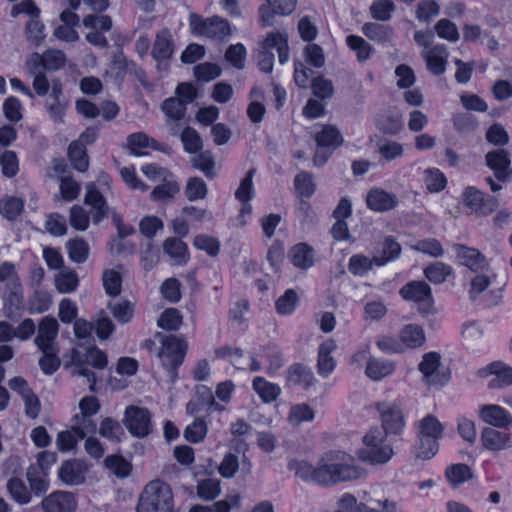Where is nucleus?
Wrapping results in <instances>:
<instances>
[{
	"instance_id": "473e14b6",
	"label": "nucleus",
	"mask_w": 512,
	"mask_h": 512,
	"mask_svg": "<svg viewBox=\"0 0 512 512\" xmlns=\"http://www.w3.org/2000/svg\"><path fill=\"white\" fill-rule=\"evenodd\" d=\"M395 370L394 362L390 360L369 357L366 365L365 374L374 381H379L390 375Z\"/></svg>"
},
{
	"instance_id": "1a4fd4ad",
	"label": "nucleus",
	"mask_w": 512,
	"mask_h": 512,
	"mask_svg": "<svg viewBox=\"0 0 512 512\" xmlns=\"http://www.w3.org/2000/svg\"><path fill=\"white\" fill-rule=\"evenodd\" d=\"M399 294L404 300L417 303L422 313H429L432 309L431 287L424 281L408 282L399 290Z\"/></svg>"
},
{
	"instance_id": "c9c22d12",
	"label": "nucleus",
	"mask_w": 512,
	"mask_h": 512,
	"mask_svg": "<svg viewBox=\"0 0 512 512\" xmlns=\"http://www.w3.org/2000/svg\"><path fill=\"white\" fill-rule=\"evenodd\" d=\"M179 191L180 187L178 182L174 178H171L156 185L151 191L150 197L153 201L167 202L173 199Z\"/></svg>"
},
{
	"instance_id": "b1692460",
	"label": "nucleus",
	"mask_w": 512,
	"mask_h": 512,
	"mask_svg": "<svg viewBox=\"0 0 512 512\" xmlns=\"http://www.w3.org/2000/svg\"><path fill=\"white\" fill-rule=\"evenodd\" d=\"M86 470L87 467L83 462L68 460L62 464L59 470V477L66 484L78 485L84 482Z\"/></svg>"
},
{
	"instance_id": "4be33fe9",
	"label": "nucleus",
	"mask_w": 512,
	"mask_h": 512,
	"mask_svg": "<svg viewBox=\"0 0 512 512\" xmlns=\"http://www.w3.org/2000/svg\"><path fill=\"white\" fill-rule=\"evenodd\" d=\"M84 202L92 208V221L98 224L109 214V207L94 184H88L86 187V194Z\"/></svg>"
},
{
	"instance_id": "7ed1b4c3",
	"label": "nucleus",
	"mask_w": 512,
	"mask_h": 512,
	"mask_svg": "<svg viewBox=\"0 0 512 512\" xmlns=\"http://www.w3.org/2000/svg\"><path fill=\"white\" fill-rule=\"evenodd\" d=\"M188 344L176 335L163 336L161 339V347L157 353L161 365L165 368L172 380L176 378V371L183 363Z\"/></svg>"
},
{
	"instance_id": "423d86ee",
	"label": "nucleus",
	"mask_w": 512,
	"mask_h": 512,
	"mask_svg": "<svg viewBox=\"0 0 512 512\" xmlns=\"http://www.w3.org/2000/svg\"><path fill=\"white\" fill-rule=\"evenodd\" d=\"M375 408L381 420L384 435H400L405 428V416L401 404L397 401H380Z\"/></svg>"
},
{
	"instance_id": "39448f33",
	"label": "nucleus",
	"mask_w": 512,
	"mask_h": 512,
	"mask_svg": "<svg viewBox=\"0 0 512 512\" xmlns=\"http://www.w3.org/2000/svg\"><path fill=\"white\" fill-rule=\"evenodd\" d=\"M385 435L378 429L370 430L363 438L364 447L359 450V458L370 464H385L394 452L389 444L384 443Z\"/></svg>"
},
{
	"instance_id": "5701e85b",
	"label": "nucleus",
	"mask_w": 512,
	"mask_h": 512,
	"mask_svg": "<svg viewBox=\"0 0 512 512\" xmlns=\"http://www.w3.org/2000/svg\"><path fill=\"white\" fill-rule=\"evenodd\" d=\"M42 507L44 512H72L76 501L69 492H55L43 499Z\"/></svg>"
},
{
	"instance_id": "e433bc0d",
	"label": "nucleus",
	"mask_w": 512,
	"mask_h": 512,
	"mask_svg": "<svg viewBox=\"0 0 512 512\" xmlns=\"http://www.w3.org/2000/svg\"><path fill=\"white\" fill-rule=\"evenodd\" d=\"M108 309L121 324L130 322L134 316V304L128 300H116L108 303Z\"/></svg>"
},
{
	"instance_id": "0eeeda50",
	"label": "nucleus",
	"mask_w": 512,
	"mask_h": 512,
	"mask_svg": "<svg viewBox=\"0 0 512 512\" xmlns=\"http://www.w3.org/2000/svg\"><path fill=\"white\" fill-rule=\"evenodd\" d=\"M190 27L194 34L211 39L222 40L231 34L229 22L219 16L204 19L196 14H191Z\"/></svg>"
},
{
	"instance_id": "79ce46f5",
	"label": "nucleus",
	"mask_w": 512,
	"mask_h": 512,
	"mask_svg": "<svg viewBox=\"0 0 512 512\" xmlns=\"http://www.w3.org/2000/svg\"><path fill=\"white\" fill-rule=\"evenodd\" d=\"M78 285V275L71 269L62 270L55 277V286L60 293H71L77 289Z\"/></svg>"
},
{
	"instance_id": "f257e3e1",
	"label": "nucleus",
	"mask_w": 512,
	"mask_h": 512,
	"mask_svg": "<svg viewBox=\"0 0 512 512\" xmlns=\"http://www.w3.org/2000/svg\"><path fill=\"white\" fill-rule=\"evenodd\" d=\"M353 462V458L345 452L327 453L315 467L314 483L333 485L359 478L361 472Z\"/></svg>"
},
{
	"instance_id": "4c0bfd02",
	"label": "nucleus",
	"mask_w": 512,
	"mask_h": 512,
	"mask_svg": "<svg viewBox=\"0 0 512 512\" xmlns=\"http://www.w3.org/2000/svg\"><path fill=\"white\" fill-rule=\"evenodd\" d=\"M443 425L433 415H427L417 422V434L440 439L443 435Z\"/></svg>"
},
{
	"instance_id": "cd10ccee",
	"label": "nucleus",
	"mask_w": 512,
	"mask_h": 512,
	"mask_svg": "<svg viewBox=\"0 0 512 512\" xmlns=\"http://www.w3.org/2000/svg\"><path fill=\"white\" fill-rule=\"evenodd\" d=\"M361 31L369 40L379 44L390 42L394 37V30L390 25L378 22L364 23Z\"/></svg>"
},
{
	"instance_id": "a18cd8bd",
	"label": "nucleus",
	"mask_w": 512,
	"mask_h": 512,
	"mask_svg": "<svg viewBox=\"0 0 512 512\" xmlns=\"http://www.w3.org/2000/svg\"><path fill=\"white\" fill-rule=\"evenodd\" d=\"M445 476L453 487H457L465 481L470 480L473 475L468 465L459 463L447 467Z\"/></svg>"
},
{
	"instance_id": "0e129e2a",
	"label": "nucleus",
	"mask_w": 512,
	"mask_h": 512,
	"mask_svg": "<svg viewBox=\"0 0 512 512\" xmlns=\"http://www.w3.org/2000/svg\"><path fill=\"white\" fill-rule=\"evenodd\" d=\"M418 444L416 446V456L422 459H430L439 448L437 438L427 437L417 434Z\"/></svg>"
},
{
	"instance_id": "338daca9",
	"label": "nucleus",
	"mask_w": 512,
	"mask_h": 512,
	"mask_svg": "<svg viewBox=\"0 0 512 512\" xmlns=\"http://www.w3.org/2000/svg\"><path fill=\"white\" fill-rule=\"evenodd\" d=\"M7 490L11 497L19 504H27L30 501V493L24 482L16 477H12L7 482Z\"/></svg>"
},
{
	"instance_id": "a878e982",
	"label": "nucleus",
	"mask_w": 512,
	"mask_h": 512,
	"mask_svg": "<svg viewBox=\"0 0 512 512\" xmlns=\"http://www.w3.org/2000/svg\"><path fill=\"white\" fill-rule=\"evenodd\" d=\"M399 340L403 351L405 349H416L425 343V332L417 324H407L400 330Z\"/></svg>"
},
{
	"instance_id": "20e7f679",
	"label": "nucleus",
	"mask_w": 512,
	"mask_h": 512,
	"mask_svg": "<svg viewBox=\"0 0 512 512\" xmlns=\"http://www.w3.org/2000/svg\"><path fill=\"white\" fill-rule=\"evenodd\" d=\"M275 48L278 52L279 62L285 64L289 59L288 35L286 32H271L262 44L258 54V66L261 71L270 73L273 69L274 54L270 51Z\"/></svg>"
},
{
	"instance_id": "c03bdc74",
	"label": "nucleus",
	"mask_w": 512,
	"mask_h": 512,
	"mask_svg": "<svg viewBox=\"0 0 512 512\" xmlns=\"http://www.w3.org/2000/svg\"><path fill=\"white\" fill-rule=\"evenodd\" d=\"M452 273V267L443 262H434L424 268L425 277L433 284L443 283Z\"/></svg>"
},
{
	"instance_id": "4d7b16f0",
	"label": "nucleus",
	"mask_w": 512,
	"mask_h": 512,
	"mask_svg": "<svg viewBox=\"0 0 512 512\" xmlns=\"http://www.w3.org/2000/svg\"><path fill=\"white\" fill-rule=\"evenodd\" d=\"M377 151L383 159L390 162L403 156L404 147L397 141L385 139L378 142Z\"/></svg>"
},
{
	"instance_id": "dca6fc26",
	"label": "nucleus",
	"mask_w": 512,
	"mask_h": 512,
	"mask_svg": "<svg viewBox=\"0 0 512 512\" xmlns=\"http://www.w3.org/2000/svg\"><path fill=\"white\" fill-rule=\"evenodd\" d=\"M67 106L68 101L63 95L62 83L60 79L55 78L52 80L51 93L45 102V107L55 122H61Z\"/></svg>"
},
{
	"instance_id": "f3484780",
	"label": "nucleus",
	"mask_w": 512,
	"mask_h": 512,
	"mask_svg": "<svg viewBox=\"0 0 512 512\" xmlns=\"http://www.w3.org/2000/svg\"><path fill=\"white\" fill-rule=\"evenodd\" d=\"M486 165L494 172L497 180L505 182L512 174L509 154L504 149L490 151L485 156Z\"/></svg>"
},
{
	"instance_id": "09e8293b",
	"label": "nucleus",
	"mask_w": 512,
	"mask_h": 512,
	"mask_svg": "<svg viewBox=\"0 0 512 512\" xmlns=\"http://www.w3.org/2000/svg\"><path fill=\"white\" fill-rule=\"evenodd\" d=\"M346 44L356 53L359 62L368 60L374 51L373 47L365 39L357 35L347 36Z\"/></svg>"
},
{
	"instance_id": "3c124183",
	"label": "nucleus",
	"mask_w": 512,
	"mask_h": 512,
	"mask_svg": "<svg viewBox=\"0 0 512 512\" xmlns=\"http://www.w3.org/2000/svg\"><path fill=\"white\" fill-rule=\"evenodd\" d=\"M294 188L299 197L310 198L316 190L312 174L305 171L299 172L294 178Z\"/></svg>"
},
{
	"instance_id": "69168bd1",
	"label": "nucleus",
	"mask_w": 512,
	"mask_h": 512,
	"mask_svg": "<svg viewBox=\"0 0 512 512\" xmlns=\"http://www.w3.org/2000/svg\"><path fill=\"white\" fill-rule=\"evenodd\" d=\"M180 138L187 153L195 154L202 149V139L194 128L186 127L182 131Z\"/></svg>"
},
{
	"instance_id": "5fc2aeb1",
	"label": "nucleus",
	"mask_w": 512,
	"mask_h": 512,
	"mask_svg": "<svg viewBox=\"0 0 512 512\" xmlns=\"http://www.w3.org/2000/svg\"><path fill=\"white\" fill-rule=\"evenodd\" d=\"M319 147H337L342 143L340 132L331 125H326L315 136Z\"/></svg>"
},
{
	"instance_id": "ea45409f",
	"label": "nucleus",
	"mask_w": 512,
	"mask_h": 512,
	"mask_svg": "<svg viewBox=\"0 0 512 512\" xmlns=\"http://www.w3.org/2000/svg\"><path fill=\"white\" fill-rule=\"evenodd\" d=\"M68 256L72 262L84 263L89 256V245L83 238L71 239L66 243Z\"/></svg>"
},
{
	"instance_id": "680f3d73",
	"label": "nucleus",
	"mask_w": 512,
	"mask_h": 512,
	"mask_svg": "<svg viewBox=\"0 0 512 512\" xmlns=\"http://www.w3.org/2000/svg\"><path fill=\"white\" fill-rule=\"evenodd\" d=\"M445 175L437 168H430L424 171V183L426 188L432 192H440L446 186Z\"/></svg>"
},
{
	"instance_id": "864d4df0",
	"label": "nucleus",
	"mask_w": 512,
	"mask_h": 512,
	"mask_svg": "<svg viewBox=\"0 0 512 512\" xmlns=\"http://www.w3.org/2000/svg\"><path fill=\"white\" fill-rule=\"evenodd\" d=\"M395 9V4L391 0H374L369 11L373 19L385 22L392 18Z\"/></svg>"
},
{
	"instance_id": "603ef678",
	"label": "nucleus",
	"mask_w": 512,
	"mask_h": 512,
	"mask_svg": "<svg viewBox=\"0 0 512 512\" xmlns=\"http://www.w3.org/2000/svg\"><path fill=\"white\" fill-rule=\"evenodd\" d=\"M102 282L105 292L112 297L121 293L122 276L116 269H106L102 274Z\"/></svg>"
},
{
	"instance_id": "37998d69",
	"label": "nucleus",
	"mask_w": 512,
	"mask_h": 512,
	"mask_svg": "<svg viewBox=\"0 0 512 512\" xmlns=\"http://www.w3.org/2000/svg\"><path fill=\"white\" fill-rule=\"evenodd\" d=\"M68 158L76 170L84 172L88 169L89 160L86 149L80 142L73 141L69 145Z\"/></svg>"
},
{
	"instance_id": "6e6d98bb",
	"label": "nucleus",
	"mask_w": 512,
	"mask_h": 512,
	"mask_svg": "<svg viewBox=\"0 0 512 512\" xmlns=\"http://www.w3.org/2000/svg\"><path fill=\"white\" fill-rule=\"evenodd\" d=\"M314 410L306 403H300L292 406L288 414V421L293 426H298L303 422L314 419Z\"/></svg>"
},
{
	"instance_id": "f8f14e48",
	"label": "nucleus",
	"mask_w": 512,
	"mask_h": 512,
	"mask_svg": "<svg viewBox=\"0 0 512 512\" xmlns=\"http://www.w3.org/2000/svg\"><path fill=\"white\" fill-rule=\"evenodd\" d=\"M453 250L461 265L475 273L489 272V262L479 250L467 247L463 244H454Z\"/></svg>"
},
{
	"instance_id": "de8ad7c7",
	"label": "nucleus",
	"mask_w": 512,
	"mask_h": 512,
	"mask_svg": "<svg viewBox=\"0 0 512 512\" xmlns=\"http://www.w3.org/2000/svg\"><path fill=\"white\" fill-rule=\"evenodd\" d=\"M24 201L21 198L6 196L0 199V214L8 220L16 219L23 211Z\"/></svg>"
},
{
	"instance_id": "49530a36",
	"label": "nucleus",
	"mask_w": 512,
	"mask_h": 512,
	"mask_svg": "<svg viewBox=\"0 0 512 512\" xmlns=\"http://www.w3.org/2000/svg\"><path fill=\"white\" fill-rule=\"evenodd\" d=\"M161 109L165 114L167 121H180L184 118L186 113V105L184 101L175 97L166 99L162 103Z\"/></svg>"
},
{
	"instance_id": "e2e57ef3",
	"label": "nucleus",
	"mask_w": 512,
	"mask_h": 512,
	"mask_svg": "<svg viewBox=\"0 0 512 512\" xmlns=\"http://www.w3.org/2000/svg\"><path fill=\"white\" fill-rule=\"evenodd\" d=\"M99 433L102 437L115 442H119L124 436L120 423L110 417L105 418L101 422Z\"/></svg>"
},
{
	"instance_id": "412c9836",
	"label": "nucleus",
	"mask_w": 512,
	"mask_h": 512,
	"mask_svg": "<svg viewBox=\"0 0 512 512\" xmlns=\"http://www.w3.org/2000/svg\"><path fill=\"white\" fill-rule=\"evenodd\" d=\"M399 201L394 193L381 188H372L366 196V204L375 212H385L397 207Z\"/></svg>"
},
{
	"instance_id": "bf43d9fd",
	"label": "nucleus",
	"mask_w": 512,
	"mask_h": 512,
	"mask_svg": "<svg viewBox=\"0 0 512 512\" xmlns=\"http://www.w3.org/2000/svg\"><path fill=\"white\" fill-rule=\"evenodd\" d=\"M221 493L220 481L214 478L204 479L197 484V495L205 501H212Z\"/></svg>"
},
{
	"instance_id": "f03ea898",
	"label": "nucleus",
	"mask_w": 512,
	"mask_h": 512,
	"mask_svg": "<svg viewBox=\"0 0 512 512\" xmlns=\"http://www.w3.org/2000/svg\"><path fill=\"white\" fill-rule=\"evenodd\" d=\"M137 512H174L171 487L161 480L150 481L139 497Z\"/></svg>"
},
{
	"instance_id": "9b49d317",
	"label": "nucleus",
	"mask_w": 512,
	"mask_h": 512,
	"mask_svg": "<svg viewBox=\"0 0 512 512\" xmlns=\"http://www.w3.org/2000/svg\"><path fill=\"white\" fill-rule=\"evenodd\" d=\"M463 202L472 212L487 216L493 213L498 207L497 198L484 194L475 187H467L463 192Z\"/></svg>"
},
{
	"instance_id": "a19ab883",
	"label": "nucleus",
	"mask_w": 512,
	"mask_h": 512,
	"mask_svg": "<svg viewBox=\"0 0 512 512\" xmlns=\"http://www.w3.org/2000/svg\"><path fill=\"white\" fill-rule=\"evenodd\" d=\"M96 422L92 416H86L78 413L71 420V429L76 433L79 439L85 438L96 431Z\"/></svg>"
},
{
	"instance_id": "72a5a7b5",
	"label": "nucleus",
	"mask_w": 512,
	"mask_h": 512,
	"mask_svg": "<svg viewBox=\"0 0 512 512\" xmlns=\"http://www.w3.org/2000/svg\"><path fill=\"white\" fill-rule=\"evenodd\" d=\"M70 359V364L72 366V375L87 378L90 390H94L96 384L95 373L84 366L86 363L84 361L82 353L76 348H74L70 352Z\"/></svg>"
},
{
	"instance_id": "9d476101",
	"label": "nucleus",
	"mask_w": 512,
	"mask_h": 512,
	"mask_svg": "<svg viewBox=\"0 0 512 512\" xmlns=\"http://www.w3.org/2000/svg\"><path fill=\"white\" fill-rule=\"evenodd\" d=\"M441 357L437 352H428L423 355L419 363V371L423 375V381L430 386H443L449 380V376L441 373L438 369Z\"/></svg>"
},
{
	"instance_id": "58836bf2",
	"label": "nucleus",
	"mask_w": 512,
	"mask_h": 512,
	"mask_svg": "<svg viewBox=\"0 0 512 512\" xmlns=\"http://www.w3.org/2000/svg\"><path fill=\"white\" fill-rule=\"evenodd\" d=\"M495 278L489 268V272H479L470 281V288L468 291L469 298L472 301L478 300L479 296L490 286L491 280Z\"/></svg>"
},
{
	"instance_id": "6e6552de",
	"label": "nucleus",
	"mask_w": 512,
	"mask_h": 512,
	"mask_svg": "<svg viewBox=\"0 0 512 512\" xmlns=\"http://www.w3.org/2000/svg\"><path fill=\"white\" fill-rule=\"evenodd\" d=\"M123 423L127 430L138 438L148 436L153 428L148 409L133 405L126 408Z\"/></svg>"
},
{
	"instance_id": "2eb2a0df",
	"label": "nucleus",
	"mask_w": 512,
	"mask_h": 512,
	"mask_svg": "<svg viewBox=\"0 0 512 512\" xmlns=\"http://www.w3.org/2000/svg\"><path fill=\"white\" fill-rule=\"evenodd\" d=\"M478 416L492 428L509 429L512 427V414L500 405H482L479 408Z\"/></svg>"
},
{
	"instance_id": "6ab92c4d",
	"label": "nucleus",
	"mask_w": 512,
	"mask_h": 512,
	"mask_svg": "<svg viewBox=\"0 0 512 512\" xmlns=\"http://www.w3.org/2000/svg\"><path fill=\"white\" fill-rule=\"evenodd\" d=\"M0 282H7V286L11 290L10 302L19 305L23 299V289L12 262L5 261L0 264Z\"/></svg>"
},
{
	"instance_id": "c85d7f7f",
	"label": "nucleus",
	"mask_w": 512,
	"mask_h": 512,
	"mask_svg": "<svg viewBox=\"0 0 512 512\" xmlns=\"http://www.w3.org/2000/svg\"><path fill=\"white\" fill-rule=\"evenodd\" d=\"M286 381L289 386L308 388L314 382V375L307 366L294 364L286 371Z\"/></svg>"
},
{
	"instance_id": "2f4dec72",
	"label": "nucleus",
	"mask_w": 512,
	"mask_h": 512,
	"mask_svg": "<svg viewBox=\"0 0 512 512\" xmlns=\"http://www.w3.org/2000/svg\"><path fill=\"white\" fill-rule=\"evenodd\" d=\"M401 253L400 244L391 236H387L381 244V249L374 255V263L384 266L396 260Z\"/></svg>"
},
{
	"instance_id": "bb28decb",
	"label": "nucleus",
	"mask_w": 512,
	"mask_h": 512,
	"mask_svg": "<svg viewBox=\"0 0 512 512\" xmlns=\"http://www.w3.org/2000/svg\"><path fill=\"white\" fill-rule=\"evenodd\" d=\"M151 53L157 61L167 60L173 55L174 44L168 29L164 28L156 34Z\"/></svg>"
},
{
	"instance_id": "8fccbe9b",
	"label": "nucleus",
	"mask_w": 512,
	"mask_h": 512,
	"mask_svg": "<svg viewBox=\"0 0 512 512\" xmlns=\"http://www.w3.org/2000/svg\"><path fill=\"white\" fill-rule=\"evenodd\" d=\"M26 476L31 490L35 494L39 495L47 491L49 483L46 471L43 469L40 470L34 466H30L27 470Z\"/></svg>"
},
{
	"instance_id": "052dcab7",
	"label": "nucleus",
	"mask_w": 512,
	"mask_h": 512,
	"mask_svg": "<svg viewBox=\"0 0 512 512\" xmlns=\"http://www.w3.org/2000/svg\"><path fill=\"white\" fill-rule=\"evenodd\" d=\"M414 251L427 254L433 258L443 256L444 249L441 243L435 238L422 239L411 246Z\"/></svg>"
},
{
	"instance_id": "aec40b11",
	"label": "nucleus",
	"mask_w": 512,
	"mask_h": 512,
	"mask_svg": "<svg viewBox=\"0 0 512 512\" xmlns=\"http://www.w3.org/2000/svg\"><path fill=\"white\" fill-rule=\"evenodd\" d=\"M427 69L435 76L442 75L446 70L448 51L445 45L437 44L421 53Z\"/></svg>"
},
{
	"instance_id": "774afa93",
	"label": "nucleus",
	"mask_w": 512,
	"mask_h": 512,
	"mask_svg": "<svg viewBox=\"0 0 512 512\" xmlns=\"http://www.w3.org/2000/svg\"><path fill=\"white\" fill-rule=\"evenodd\" d=\"M437 35L449 42H457L459 40V31L455 23L449 19H440L434 26Z\"/></svg>"
},
{
	"instance_id": "c756f323",
	"label": "nucleus",
	"mask_w": 512,
	"mask_h": 512,
	"mask_svg": "<svg viewBox=\"0 0 512 512\" xmlns=\"http://www.w3.org/2000/svg\"><path fill=\"white\" fill-rule=\"evenodd\" d=\"M163 250L177 265H185L189 260L188 247L186 243L178 238H167L163 242Z\"/></svg>"
},
{
	"instance_id": "4468645a",
	"label": "nucleus",
	"mask_w": 512,
	"mask_h": 512,
	"mask_svg": "<svg viewBox=\"0 0 512 512\" xmlns=\"http://www.w3.org/2000/svg\"><path fill=\"white\" fill-rule=\"evenodd\" d=\"M477 374L481 378L493 376L488 383L490 389H500L512 384V368L500 361L479 369Z\"/></svg>"
},
{
	"instance_id": "a211bd4d",
	"label": "nucleus",
	"mask_w": 512,
	"mask_h": 512,
	"mask_svg": "<svg viewBox=\"0 0 512 512\" xmlns=\"http://www.w3.org/2000/svg\"><path fill=\"white\" fill-rule=\"evenodd\" d=\"M483 447L489 451L498 452L512 447L511 434L492 427H485L480 434Z\"/></svg>"
},
{
	"instance_id": "ddd939ff",
	"label": "nucleus",
	"mask_w": 512,
	"mask_h": 512,
	"mask_svg": "<svg viewBox=\"0 0 512 512\" xmlns=\"http://www.w3.org/2000/svg\"><path fill=\"white\" fill-rule=\"evenodd\" d=\"M58 331L59 324L56 318L52 316L43 317L38 324L37 335L34 339L35 345L39 350L58 348L56 343Z\"/></svg>"
},
{
	"instance_id": "7c9ffc66",
	"label": "nucleus",
	"mask_w": 512,
	"mask_h": 512,
	"mask_svg": "<svg viewBox=\"0 0 512 512\" xmlns=\"http://www.w3.org/2000/svg\"><path fill=\"white\" fill-rule=\"evenodd\" d=\"M289 258L294 266L306 270L314 264V251L306 243H298L290 249Z\"/></svg>"
},
{
	"instance_id": "f704fd0d",
	"label": "nucleus",
	"mask_w": 512,
	"mask_h": 512,
	"mask_svg": "<svg viewBox=\"0 0 512 512\" xmlns=\"http://www.w3.org/2000/svg\"><path fill=\"white\" fill-rule=\"evenodd\" d=\"M252 386L265 403L275 401L281 393V388L277 384L268 382L263 377H255Z\"/></svg>"
},
{
	"instance_id": "13d9d810",
	"label": "nucleus",
	"mask_w": 512,
	"mask_h": 512,
	"mask_svg": "<svg viewBox=\"0 0 512 512\" xmlns=\"http://www.w3.org/2000/svg\"><path fill=\"white\" fill-rule=\"evenodd\" d=\"M181 324L182 315L176 308L165 309L157 321L158 327L167 331H176Z\"/></svg>"
},
{
	"instance_id": "393cba45",
	"label": "nucleus",
	"mask_w": 512,
	"mask_h": 512,
	"mask_svg": "<svg viewBox=\"0 0 512 512\" xmlns=\"http://www.w3.org/2000/svg\"><path fill=\"white\" fill-rule=\"evenodd\" d=\"M339 512H376L363 503H357L356 498L351 494H344L338 501ZM384 512H396V504L387 499L383 502Z\"/></svg>"
}]
</instances>
